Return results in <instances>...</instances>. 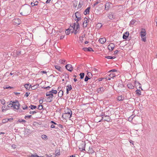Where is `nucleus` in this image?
<instances>
[{"label": "nucleus", "mask_w": 157, "mask_h": 157, "mask_svg": "<svg viewBox=\"0 0 157 157\" xmlns=\"http://www.w3.org/2000/svg\"><path fill=\"white\" fill-rule=\"evenodd\" d=\"M57 92L56 90H52L47 92L46 93V96H49V97H53V94H56Z\"/></svg>", "instance_id": "4"}, {"label": "nucleus", "mask_w": 157, "mask_h": 157, "mask_svg": "<svg viewBox=\"0 0 157 157\" xmlns=\"http://www.w3.org/2000/svg\"><path fill=\"white\" fill-rule=\"evenodd\" d=\"M65 113H69L70 115H72V111L71 110L69 109H67L65 111Z\"/></svg>", "instance_id": "23"}, {"label": "nucleus", "mask_w": 157, "mask_h": 157, "mask_svg": "<svg viewBox=\"0 0 157 157\" xmlns=\"http://www.w3.org/2000/svg\"><path fill=\"white\" fill-rule=\"evenodd\" d=\"M136 94L138 96H140L141 95V92L140 90H136Z\"/></svg>", "instance_id": "29"}, {"label": "nucleus", "mask_w": 157, "mask_h": 157, "mask_svg": "<svg viewBox=\"0 0 157 157\" xmlns=\"http://www.w3.org/2000/svg\"><path fill=\"white\" fill-rule=\"evenodd\" d=\"M29 107L31 109H35L36 108V106L31 105L29 106Z\"/></svg>", "instance_id": "41"}, {"label": "nucleus", "mask_w": 157, "mask_h": 157, "mask_svg": "<svg viewBox=\"0 0 157 157\" xmlns=\"http://www.w3.org/2000/svg\"><path fill=\"white\" fill-rule=\"evenodd\" d=\"M89 20L87 17H85L83 22V25L84 27H86L87 26L88 23L89 22Z\"/></svg>", "instance_id": "8"}, {"label": "nucleus", "mask_w": 157, "mask_h": 157, "mask_svg": "<svg viewBox=\"0 0 157 157\" xmlns=\"http://www.w3.org/2000/svg\"><path fill=\"white\" fill-rule=\"evenodd\" d=\"M87 76L89 77L90 78H91L92 77V75L91 73L90 72H88L87 73Z\"/></svg>", "instance_id": "35"}, {"label": "nucleus", "mask_w": 157, "mask_h": 157, "mask_svg": "<svg viewBox=\"0 0 157 157\" xmlns=\"http://www.w3.org/2000/svg\"><path fill=\"white\" fill-rule=\"evenodd\" d=\"M105 117L106 118L105 119V120L107 121H109L110 120V117L109 116H106Z\"/></svg>", "instance_id": "30"}, {"label": "nucleus", "mask_w": 157, "mask_h": 157, "mask_svg": "<svg viewBox=\"0 0 157 157\" xmlns=\"http://www.w3.org/2000/svg\"><path fill=\"white\" fill-rule=\"evenodd\" d=\"M53 97H48L47 98V101L49 102L52 101V98Z\"/></svg>", "instance_id": "32"}, {"label": "nucleus", "mask_w": 157, "mask_h": 157, "mask_svg": "<svg viewBox=\"0 0 157 157\" xmlns=\"http://www.w3.org/2000/svg\"><path fill=\"white\" fill-rule=\"evenodd\" d=\"M75 16L76 17H81L80 13L78 12H76L75 13Z\"/></svg>", "instance_id": "34"}, {"label": "nucleus", "mask_w": 157, "mask_h": 157, "mask_svg": "<svg viewBox=\"0 0 157 157\" xmlns=\"http://www.w3.org/2000/svg\"><path fill=\"white\" fill-rule=\"evenodd\" d=\"M65 67L67 70L70 71H71L73 70V67L71 64H67L65 66Z\"/></svg>", "instance_id": "9"}, {"label": "nucleus", "mask_w": 157, "mask_h": 157, "mask_svg": "<svg viewBox=\"0 0 157 157\" xmlns=\"http://www.w3.org/2000/svg\"><path fill=\"white\" fill-rule=\"evenodd\" d=\"M13 118L8 119L7 118H6L5 119H3L2 121V122L4 124L8 122V121L9 120H13Z\"/></svg>", "instance_id": "16"}, {"label": "nucleus", "mask_w": 157, "mask_h": 157, "mask_svg": "<svg viewBox=\"0 0 157 157\" xmlns=\"http://www.w3.org/2000/svg\"><path fill=\"white\" fill-rule=\"evenodd\" d=\"M43 101L42 99H40L39 100V102L40 104H41L43 103Z\"/></svg>", "instance_id": "57"}, {"label": "nucleus", "mask_w": 157, "mask_h": 157, "mask_svg": "<svg viewBox=\"0 0 157 157\" xmlns=\"http://www.w3.org/2000/svg\"><path fill=\"white\" fill-rule=\"evenodd\" d=\"M98 3V2H96L94 4V6H95L97 5Z\"/></svg>", "instance_id": "59"}, {"label": "nucleus", "mask_w": 157, "mask_h": 157, "mask_svg": "<svg viewBox=\"0 0 157 157\" xmlns=\"http://www.w3.org/2000/svg\"><path fill=\"white\" fill-rule=\"evenodd\" d=\"M22 108L23 109H25L27 108V106L26 105H24L22 106Z\"/></svg>", "instance_id": "50"}, {"label": "nucleus", "mask_w": 157, "mask_h": 157, "mask_svg": "<svg viewBox=\"0 0 157 157\" xmlns=\"http://www.w3.org/2000/svg\"><path fill=\"white\" fill-rule=\"evenodd\" d=\"M129 35V33L128 32H127L124 33L123 34V38L124 39H126Z\"/></svg>", "instance_id": "13"}, {"label": "nucleus", "mask_w": 157, "mask_h": 157, "mask_svg": "<svg viewBox=\"0 0 157 157\" xmlns=\"http://www.w3.org/2000/svg\"><path fill=\"white\" fill-rule=\"evenodd\" d=\"M55 68L56 69H57L58 71H59L61 72L62 69L61 67L58 65L55 66Z\"/></svg>", "instance_id": "19"}, {"label": "nucleus", "mask_w": 157, "mask_h": 157, "mask_svg": "<svg viewBox=\"0 0 157 157\" xmlns=\"http://www.w3.org/2000/svg\"><path fill=\"white\" fill-rule=\"evenodd\" d=\"M30 94V93H28V92H26L25 94V96H26V97H28L29 94Z\"/></svg>", "instance_id": "55"}, {"label": "nucleus", "mask_w": 157, "mask_h": 157, "mask_svg": "<svg viewBox=\"0 0 157 157\" xmlns=\"http://www.w3.org/2000/svg\"><path fill=\"white\" fill-rule=\"evenodd\" d=\"M83 37L82 36L80 37H79L80 40L82 43L83 42Z\"/></svg>", "instance_id": "52"}, {"label": "nucleus", "mask_w": 157, "mask_h": 157, "mask_svg": "<svg viewBox=\"0 0 157 157\" xmlns=\"http://www.w3.org/2000/svg\"><path fill=\"white\" fill-rule=\"evenodd\" d=\"M67 93L68 94L69 91L71 90L72 89V86L71 85H68L67 86Z\"/></svg>", "instance_id": "14"}, {"label": "nucleus", "mask_w": 157, "mask_h": 157, "mask_svg": "<svg viewBox=\"0 0 157 157\" xmlns=\"http://www.w3.org/2000/svg\"><path fill=\"white\" fill-rule=\"evenodd\" d=\"M90 7H88L86 8L85 11L84 12V13L85 15H86L87 14H89L90 12Z\"/></svg>", "instance_id": "15"}, {"label": "nucleus", "mask_w": 157, "mask_h": 157, "mask_svg": "<svg viewBox=\"0 0 157 157\" xmlns=\"http://www.w3.org/2000/svg\"><path fill=\"white\" fill-rule=\"evenodd\" d=\"M38 155L37 154L32 155L31 157H38Z\"/></svg>", "instance_id": "53"}, {"label": "nucleus", "mask_w": 157, "mask_h": 157, "mask_svg": "<svg viewBox=\"0 0 157 157\" xmlns=\"http://www.w3.org/2000/svg\"><path fill=\"white\" fill-rule=\"evenodd\" d=\"M103 90H104V88L103 87H101L100 88L98 89V92H100L101 91H102Z\"/></svg>", "instance_id": "45"}, {"label": "nucleus", "mask_w": 157, "mask_h": 157, "mask_svg": "<svg viewBox=\"0 0 157 157\" xmlns=\"http://www.w3.org/2000/svg\"><path fill=\"white\" fill-rule=\"evenodd\" d=\"M102 79H103V78H99L98 81H101L102 80Z\"/></svg>", "instance_id": "63"}, {"label": "nucleus", "mask_w": 157, "mask_h": 157, "mask_svg": "<svg viewBox=\"0 0 157 157\" xmlns=\"http://www.w3.org/2000/svg\"><path fill=\"white\" fill-rule=\"evenodd\" d=\"M136 85H137V86H139V88H140L141 89V90H143V89L141 88V84L140 83H139L138 82H136Z\"/></svg>", "instance_id": "37"}, {"label": "nucleus", "mask_w": 157, "mask_h": 157, "mask_svg": "<svg viewBox=\"0 0 157 157\" xmlns=\"http://www.w3.org/2000/svg\"><path fill=\"white\" fill-rule=\"evenodd\" d=\"M39 86V84H36L35 85H34L33 86H31L32 89L33 90H35L37 89Z\"/></svg>", "instance_id": "20"}, {"label": "nucleus", "mask_w": 157, "mask_h": 157, "mask_svg": "<svg viewBox=\"0 0 157 157\" xmlns=\"http://www.w3.org/2000/svg\"><path fill=\"white\" fill-rule=\"evenodd\" d=\"M55 154L56 155H59L60 154V151L59 149H57L55 151Z\"/></svg>", "instance_id": "21"}, {"label": "nucleus", "mask_w": 157, "mask_h": 157, "mask_svg": "<svg viewBox=\"0 0 157 157\" xmlns=\"http://www.w3.org/2000/svg\"><path fill=\"white\" fill-rule=\"evenodd\" d=\"M83 50L85 51H93V49L90 48L89 47L88 48H83Z\"/></svg>", "instance_id": "17"}, {"label": "nucleus", "mask_w": 157, "mask_h": 157, "mask_svg": "<svg viewBox=\"0 0 157 157\" xmlns=\"http://www.w3.org/2000/svg\"><path fill=\"white\" fill-rule=\"evenodd\" d=\"M13 22L15 24L19 25L21 23V20L19 18H15L14 19Z\"/></svg>", "instance_id": "11"}, {"label": "nucleus", "mask_w": 157, "mask_h": 157, "mask_svg": "<svg viewBox=\"0 0 157 157\" xmlns=\"http://www.w3.org/2000/svg\"><path fill=\"white\" fill-rule=\"evenodd\" d=\"M146 34L145 29H142L140 32V35L141 38V40L145 42L146 40Z\"/></svg>", "instance_id": "3"}, {"label": "nucleus", "mask_w": 157, "mask_h": 157, "mask_svg": "<svg viewBox=\"0 0 157 157\" xmlns=\"http://www.w3.org/2000/svg\"><path fill=\"white\" fill-rule=\"evenodd\" d=\"M8 107H13L14 109H18L20 107V104L17 101H10L8 102Z\"/></svg>", "instance_id": "2"}, {"label": "nucleus", "mask_w": 157, "mask_h": 157, "mask_svg": "<svg viewBox=\"0 0 157 157\" xmlns=\"http://www.w3.org/2000/svg\"><path fill=\"white\" fill-rule=\"evenodd\" d=\"M40 73L42 74H46L47 72L45 71H41Z\"/></svg>", "instance_id": "58"}, {"label": "nucleus", "mask_w": 157, "mask_h": 157, "mask_svg": "<svg viewBox=\"0 0 157 157\" xmlns=\"http://www.w3.org/2000/svg\"><path fill=\"white\" fill-rule=\"evenodd\" d=\"M115 75L114 73H111L109 75V76L111 78H113L115 76Z\"/></svg>", "instance_id": "38"}, {"label": "nucleus", "mask_w": 157, "mask_h": 157, "mask_svg": "<svg viewBox=\"0 0 157 157\" xmlns=\"http://www.w3.org/2000/svg\"><path fill=\"white\" fill-rule=\"evenodd\" d=\"M108 17L110 19H112L113 18V15L112 14H109Z\"/></svg>", "instance_id": "44"}, {"label": "nucleus", "mask_w": 157, "mask_h": 157, "mask_svg": "<svg viewBox=\"0 0 157 157\" xmlns=\"http://www.w3.org/2000/svg\"><path fill=\"white\" fill-rule=\"evenodd\" d=\"M109 4L108 3H106V4L105 5V9H106L107 8V5H109Z\"/></svg>", "instance_id": "64"}, {"label": "nucleus", "mask_w": 157, "mask_h": 157, "mask_svg": "<svg viewBox=\"0 0 157 157\" xmlns=\"http://www.w3.org/2000/svg\"><path fill=\"white\" fill-rule=\"evenodd\" d=\"M80 76L81 79H82L84 76V73H81L80 74Z\"/></svg>", "instance_id": "40"}, {"label": "nucleus", "mask_w": 157, "mask_h": 157, "mask_svg": "<svg viewBox=\"0 0 157 157\" xmlns=\"http://www.w3.org/2000/svg\"><path fill=\"white\" fill-rule=\"evenodd\" d=\"M124 99V97H122V96H119L117 98L118 100L119 101L123 100Z\"/></svg>", "instance_id": "27"}, {"label": "nucleus", "mask_w": 157, "mask_h": 157, "mask_svg": "<svg viewBox=\"0 0 157 157\" xmlns=\"http://www.w3.org/2000/svg\"><path fill=\"white\" fill-rule=\"evenodd\" d=\"M106 41V39L105 38H100L99 40V42L101 44H104Z\"/></svg>", "instance_id": "12"}, {"label": "nucleus", "mask_w": 157, "mask_h": 157, "mask_svg": "<svg viewBox=\"0 0 157 157\" xmlns=\"http://www.w3.org/2000/svg\"><path fill=\"white\" fill-rule=\"evenodd\" d=\"M85 144L83 142H82L80 143V144L78 146V147L81 151H85Z\"/></svg>", "instance_id": "7"}, {"label": "nucleus", "mask_w": 157, "mask_h": 157, "mask_svg": "<svg viewBox=\"0 0 157 157\" xmlns=\"http://www.w3.org/2000/svg\"><path fill=\"white\" fill-rule=\"evenodd\" d=\"M18 121L20 122H25L26 121L24 120H21V119H19L18 120Z\"/></svg>", "instance_id": "48"}, {"label": "nucleus", "mask_w": 157, "mask_h": 157, "mask_svg": "<svg viewBox=\"0 0 157 157\" xmlns=\"http://www.w3.org/2000/svg\"><path fill=\"white\" fill-rule=\"evenodd\" d=\"M94 152V151L93 150L92 148L90 147L89 148L88 152L89 153H92Z\"/></svg>", "instance_id": "25"}, {"label": "nucleus", "mask_w": 157, "mask_h": 157, "mask_svg": "<svg viewBox=\"0 0 157 157\" xmlns=\"http://www.w3.org/2000/svg\"><path fill=\"white\" fill-rule=\"evenodd\" d=\"M51 123H53V124H56V123L55 122H54L53 121H51Z\"/></svg>", "instance_id": "62"}, {"label": "nucleus", "mask_w": 157, "mask_h": 157, "mask_svg": "<svg viewBox=\"0 0 157 157\" xmlns=\"http://www.w3.org/2000/svg\"><path fill=\"white\" fill-rule=\"evenodd\" d=\"M41 137L43 139H47V136L43 134L42 135Z\"/></svg>", "instance_id": "36"}, {"label": "nucleus", "mask_w": 157, "mask_h": 157, "mask_svg": "<svg viewBox=\"0 0 157 157\" xmlns=\"http://www.w3.org/2000/svg\"><path fill=\"white\" fill-rule=\"evenodd\" d=\"M55 126L54 125H53V124H52L51 126V128H55Z\"/></svg>", "instance_id": "60"}, {"label": "nucleus", "mask_w": 157, "mask_h": 157, "mask_svg": "<svg viewBox=\"0 0 157 157\" xmlns=\"http://www.w3.org/2000/svg\"><path fill=\"white\" fill-rule=\"evenodd\" d=\"M71 115L69 113H65L62 115V117L65 120L69 119L71 117Z\"/></svg>", "instance_id": "6"}, {"label": "nucleus", "mask_w": 157, "mask_h": 157, "mask_svg": "<svg viewBox=\"0 0 157 157\" xmlns=\"http://www.w3.org/2000/svg\"><path fill=\"white\" fill-rule=\"evenodd\" d=\"M38 2L37 1L36 2L34 3H33V2H32L31 4L33 6H36L38 4Z\"/></svg>", "instance_id": "43"}, {"label": "nucleus", "mask_w": 157, "mask_h": 157, "mask_svg": "<svg viewBox=\"0 0 157 157\" xmlns=\"http://www.w3.org/2000/svg\"><path fill=\"white\" fill-rule=\"evenodd\" d=\"M24 86L27 89L29 90L31 87V85L29 84H27L24 85Z\"/></svg>", "instance_id": "18"}, {"label": "nucleus", "mask_w": 157, "mask_h": 157, "mask_svg": "<svg viewBox=\"0 0 157 157\" xmlns=\"http://www.w3.org/2000/svg\"><path fill=\"white\" fill-rule=\"evenodd\" d=\"M31 9L30 7H29L25 9L23 12L21 13V14L23 15L26 16L29 14L30 13Z\"/></svg>", "instance_id": "5"}, {"label": "nucleus", "mask_w": 157, "mask_h": 157, "mask_svg": "<svg viewBox=\"0 0 157 157\" xmlns=\"http://www.w3.org/2000/svg\"><path fill=\"white\" fill-rule=\"evenodd\" d=\"M70 33H71V32L70 31V30L69 29V28L68 29L66 30V33L67 35H69Z\"/></svg>", "instance_id": "39"}, {"label": "nucleus", "mask_w": 157, "mask_h": 157, "mask_svg": "<svg viewBox=\"0 0 157 157\" xmlns=\"http://www.w3.org/2000/svg\"><path fill=\"white\" fill-rule=\"evenodd\" d=\"M3 88L4 89H7L9 88H10L11 89L12 88L11 87H10V86H5L3 87Z\"/></svg>", "instance_id": "51"}, {"label": "nucleus", "mask_w": 157, "mask_h": 157, "mask_svg": "<svg viewBox=\"0 0 157 157\" xmlns=\"http://www.w3.org/2000/svg\"><path fill=\"white\" fill-rule=\"evenodd\" d=\"M51 0H47V1L46 2V3H49Z\"/></svg>", "instance_id": "61"}, {"label": "nucleus", "mask_w": 157, "mask_h": 157, "mask_svg": "<svg viewBox=\"0 0 157 157\" xmlns=\"http://www.w3.org/2000/svg\"><path fill=\"white\" fill-rule=\"evenodd\" d=\"M79 28V25L78 22L74 23L73 25L69 27V29L71 33H74L75 34H76Z\"/></svg>", "instance_id": "1"}, {"label": "nucleus", "mask_w": 157, "mask_h": 157, "mask_svg": "<svg viewBox=\"0 0 157 157\" xmlns=\"http://www.w3.org/2000/svg\"><path fill=\"white\" fill-rule=\"evenodd\" d=\"M36 112L35 111H30L29 112V113L30 114H33L35 113H36Z\"/></svg>", "instance_id": "56"}, {"label": "nucleus", "mask_w": 157, "mask_h": 157, "mask_svg": "<svg viewBox=\"0 0 157 157\" xmlns=\"http://www.w3.org/2000/svg\"><path fill=\"white\" fill-rule=\"evenodd\" d=\"M32 117L31 115H30L29 116H25V118L26 119L27 118H30Z\"/></svg>", "instance_id": "54"}, {"label": "nucleus", "mask_w": 157, "mask_h": 157, "mask_svg": "<svg viewBox=\"0 0 157 157\" xmlns=\"http://www.w3.org/2000/svg\"><path fill=\"white\" fill-rule=\"evenodd\" d=\"M0 101H1V103L2 104L4 105L5 104L6 101H5V100L4 99H1L0 100Z\"/></svg>", "instance_id": "42"}, {"label": "nucleus", "mask_w": 157, "mask_h": 157, "mask_svg": "<svg viewBox=\"0 0 157 157\" xmlns=\"http://www.w3.org/2000/svg\"><path fill=\"white\" fill-rule=\"evenodd\" d=\"M66 62V60L64 59H60L59 60V63L63 64H64Z\"/></svg>", "instance_id": "28"}, {"label": "nucleus", "mask_w": 157, "mask_h": 157, "mask_svg": "<svg viewBox=\"0 0 157 157\" xmlns=\"http://www.w3.org/2000/svg\"><path fill=\"white\" fill-rule=\"evenodd\" d=\"M105 58L108 59H114L115 58V56H105Z\"/></svg>", "instance_id": "33"}, {"label": "nucleus", "mask_w": 157, "mask_h": 157, "mask_svg": "<svg viewBox=\"0 0 157 157\" xmlns=\"http://www.w3.org/2000/svg\"><path fill=\"white\" fill-rule=\"evenodd\" d=\"M8 109L6 106L3 105L2 107V111L5 112Z\"/></svg>", "instance_id": "22"}, {"label": "nucleus", "mask_w": 157, "mask_h": 157, "mask_svg": "<svg viewBox=\"0 0 157 157\" xmlns=\"http://www.w3.org/2000/svg\"><path fill=\"white\" fill-rule=\"evenodd\" d=\"M63 94V91L62 90H60L58 93V96L61 97L62 96Z\"/></svg>", "instance_id": "26"}, {"label": "nucleus", "mask_w": 157, "mask_h": 157, "mask_svg": "<svg viewBox=\"0 0 157 157\" xmlns=\"http://www.w3.org/2000/svg\"><path fill=\"white\" fill-rule=\"evenodd\" d=\"M76 18H77V19L75 20V21H76V22H78V21L81 20V17Z\"/></svg>", "instance_id": "47"}, {"label": "nucleus", "mask_w": 157, "mask_h": 157, "mask_svg": "<svg viewBox=\"0 0 157 157\" xmlns=\"http://www.w3.org/2000/svg\"><path fill=\"white\" fill-rule=\"evenodd\" d=\"M90 79V78L87 76H86L84 80L85 82H86L88 81L89 79Z\"/></svg>", "instance_id": "46"}, {"label": "nucleus", "mask_w": 157, "mask_h": 157, "mask_svg": "<svg viewBox=\"0 0 157 157\" xmlns=\"http://www.w3.org/2000/svg\"><path fill=\"white\" fill-rule=\"evenodd\" d=\"M128 88L130 89H133L134 88V86L131 83H128L127 85Z\"/></svg>", "instance_id": "24"}, {"label": "nucleus", "mask_w": 157, "mask_h": 157, "mask_svg": "<svg viewBox=\"0 0 157 157\" xmlns=\"http://www.w3.org/2000/svg\"><path fill=\"white\" fill-rule=\"evenodd\" d=\"M102 25H101V24L100 23H99L98 24L96 25V27L97 28H98V29H99L102 26Z\"/></svg>", "instance_id": "31"}, {"label": "nucleus", "mask_w": 157, "mask_h": 157, "mask_svg": "<svg viewBox=\"0 0 157 157\" xmlns=\"http://www.w3.org/2000/svg\"><path fill=\"white\" fill-rule=\"evenodd\" d=\"M42 108H43V106H42V105H39L38 109H39L41 110V109H42Z\"/></svg>", "instance_id": "49"}, {"label": "nucleus", "mask_w": 157, "mask_h": 157, "mask_svg": "<svg viewBox=\"0 0 157 157\" xmlns=\"http://www.w3.org/2000/svg\"><path fill=\"white\" fill-rule=\"evenodd\" d=\"M115 47V45L113 43H110L108 46V49L110 51L113 50L114 48Z\"/></svg>", "instance_id": "10"}]
</instances>
